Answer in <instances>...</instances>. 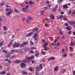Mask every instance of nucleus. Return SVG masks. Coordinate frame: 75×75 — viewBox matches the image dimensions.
I'll return each instance as SVG.
<instances>
[{
    "label": "nucleus",
    "mask_w": 75,
    "mask_h": 75,
    "mask_svg": "<svg viewBox=\"0 0 75 75\" xmlns=\"http://www.w3.org/2000/svg\"><path fill=\"white\" fill-rule=\"evenodd\" d=\"M63 18L65 21H67L68 20V18H66L65 16H63L62 15H61L60 16V18Z\"/></svg>",
    "instance_id": "nucleus-1"
},
{
    "label": "nucleus",
    "mask_w": 75,
    "mask_h": 75,
    "mask_svg": "<svg viewBox=\"0 0 75 75\" xmlns=\"http://www.w3.org/2000/svg\"><path fill=\"white\" fill-rule=\"evenodd\" d=\"M33 58H34V56H32L30 57H26V59H28V61L30 60L31 59H32Z\"/></svg>",
    "instance_id": "nucleus-2"
},
{
    "label": "nucleus",
    "mask_w": 75,
    "mask_h": 75,
    "mask_svg": "<svg viewBox=\"0 0 75 75\" xmlns=\"http://www.w3.org/2000/svg\"><path fill=\"white\" fill-rule=\"evenodd\" d=\"M38 34H35L34 36V38L35 40H37L38 39L37 38H37V37H38Z\"/></svg>",
    "instance_id": "nucleus-3"
},
{
    "label": "nucleus",
    "mask_w": 75,
    "mask_h": 75,
    "mask_svg": "<svg viewBox=\"0 0 75 75\" xmlns=\"http://www.w3.org/2000/svg\"><path fill=\"white\" fill-rule=\"evenodd\" d=\"M68 23H69L71 25H72V24H75V22L74 21H68Z\"/></svg>",
    "instance_id": "nucleus-4"
},
{
    "label": "nucleus",
    "mask_w": 75,
    "mask_h": 75,
    "mask_svg": "<svg viewBox=\"0 0 75 75\" xmlns=\"http://www.w3.org/2000/svg\"><path fill=\"white\" fill-rule=\"evenodd\" d=\"M20 44H15L13 45V47H19V46L20 45Z\"/></svg>",
    "instance_id": "nucleus-5"
},
{
    "label": "nucleus",
    "mask_w": 75,
    "mask_h": 75,
    "mask_svg": "<svg viewBox=\"0 0 75 75\" xmlns=\"http://www.w3.org/2000/svg\"><path fill=\"white\" fill-rule=\"evenodd\" d=\"M27 18L28 20L31 21V20H33V17L30 16H29Z\"/></svg>",
    "instance_id": "nucleus-6"
},
{
    "label": "nucleus",
    "mask_w": 75,
    "mask_h": 75,
    "mask_svg": "<svg viewBox=\"0 0 75 75\" xmlns=\"http://www.w3.org/2000/svg\"><path fill=\"white\" fill-rule=\"evenodd\" d=\"M28 44V42H23L22 45H21V47H23L24 45H26V44Z\"/></svg>",
    "instance_id": "nucleus-7"
},
{
    "label": "nucleus",
    "mask_w": 75,
    "mask_h": 75,
    "mask_svg": "<svg viewBox=\"0 0 75 75\" xmlns=\"http://www.w3.org/2000/svg\"><path fill=\"white\" fill-rule=\"evenodd\" d=\"M33 32H31L29 33L28 34L26 35V37H30V36H31V35H33Z\"/></svg>",
    "instance_id": "nucleus-8"
},
{
    "label": "nucleus",
    "mask_w": 75,
    "mask_h": 75,
    "mask_svg": "<svg viewBox=\"0 0 75 75\" xmlns=\"http://www.w3.org/2000/svg\"><path fill=\"white\" fill-rule=\"evenodd\" d=\"M71 28L70 26H68L66 28L67 30H71Z\"/></svg>",
    "instance_id": "nucleus-9"
},
{
    "label": "nucleus",
    "mask_w": 75,
    "mask_h": 75,
    "mask_svg": "<svg viewBox=\"0 0 75 75\" xmlns=\"http://www.w3.org/2000/svg\"><path fill=\"white\" fill-rule=\"evenodd\" d=\"M51 59H52L53 60H54V59H55V58L54 57H51L50 58L48 59V61H50Z\"/></svg>",
    "instance_id": "nucleus-10"
},
{
    "label": "nucleus",
    "mask_w": 75,
    "mask_h": 75,
    "mask_svg": "<svg viewBox=\"0 0 75 75\" xmlns=\"http://www.w3.org/2000/svg\"><path fill=\"white\" fill-rule=\"evenodd\" d=\"M48 45V43L46 42L44 43V45H43V47H45V46H47Z\"/></svg>",
    "instance_id": "nucleus-11"
},
{
    "label": "nucleus",
    "mask_w": 75,
    "mask_h": 75,
    "mask_svg": "<svg viewBox=\"0 0 75 75\" xmlns=\"http://www.w3.org/2000/svg\"><path fill=\"white\" fill-rule=\"evenodd\" d=\"M50 17L51 18V19H52V20L54 19V16H53V15H50Z\"/></svg>",
    "instance_id": "nucleus-12"
},
{
    "label": "nucleus",
    "mask_w": 75,
    "mask_h": 75,
    "mask_svg": "<svg viewBox=\"0 0 75 75\" xmlns=\"http://www.w3.org/2000/svg\"><path fill=\"white\" fill-rule=\"evenodd\" d=\"M21 66L22 67H25V64L24 63H22L21 64Z\"/></svg>",
    "instance_id": "nucleus-13"
},
{
    "label": "nucleus",
    "mask_w": 75,
    "mask_h": 75,
    "mask_svg": "<svg viewBox=\"0 0 75 75\" xmlns=\"http://www.w3.org/2000/svg\"><path fill=\"white\" fill-rule=\"evenodd\" d=\"M58 67L56 66L54 68V71H58Z\"/></svg>",
    "instance_id": "nucleus-14"
},
{
    "label": "nucleus",
    "mask_w": 75,
    "mask_h": 75,
    "mask_svg": "<svg viewBox=\"0 0 75 75\" xmlns=\"http://www.w3.org/2000/svg\"><path fill=\"white\" fill-rule=\"evenodd\" d=\"M63 7H64V8H68V6H67V5H64L63 6Z\"/></svg>",
    "instance_id": "nucleus-15"
},
{
    "label": "nucleus",
    "mask_w": 75,
    "mask_h": 75,
    "mask_svg": "<svg viewBox=\"0 0 75 75\" xmlns=\"http://www.w3.org/2000/svg\"><path fill=\"white\" fill-rule=\"evenodd\" d=\"M58 7V6L56 5L55 6V9H52V11H55L56 10V9H57V8Z\"/></svg>",
    "instance_id": "nucleus-16"
},
{
    "label": "nucleus",
    "mask_w": 75,
    "mask_h": 75,
    "mask_svg": "<svg viewBox=\"0 0 75 75\" xmlns=\"http://www.w3.org/2000/svg\"><path fill=\"white\" fill-rule=\"evenodd\" d=\"M11 13H12V12H8L6 14V15L7 16H9V15H10V14Z\"/></svg>",
    "instance_id": "nucleus-17"
},
{
    "label": "nucleus",
    "mask_w": 75,
    "mask_h": 75,
    "mask_svg": "<svg viewBox=\"0 0 75 75\" xmlns=\"http://www.w3.org/2000/svg\"><path fill=\"white\" fill-rule=\"evenodd\" d=\"M69 48H70V51H71V52H72V51H73V49L72 48V47H70Z\"/></svg>",
    "instance_id": "nucleus-18"
},
{
    "label": "nucleus",
    "mask_w": 75,
    "mask_h": 75,
    "mask_svg": "<svg viewBox=\"0 0 75 75\" xmlns=\"http://www.w3.org/2000/svg\"><path fill=\"white\" fill-rule=\"evenodd\" d=\"M22 10L23 12H26V10H25V8H23L22 9Z\"/></svg>",
    "instance_id": "nucleus-19"
},
{
    "label": "nucleus",
    "mask_w": 75,
    "mask_h": 75,
    "mask_svg": "<svg viewBox=\"0 0 75 75\" xmlns=\"http://www.w3.org/2000/svg\"><path fill=\"white\" fill-rule=\"evenodd\" d=\"M38 30V28H36L33 29V31H37Z\"/></svg>",
    "instance_id": "nucleus-20"
},
{
    "label": "nucleus",
    "mask_w": 75,
    "mask_h": 75,
    "mask_svg": "<svg viewBox=\"0 0 75 75\" xmlns=\"http://www.w3.org/2000/svg\"><path fill=\"white\" fill-rule=\"evenodd\" d=\"M41 54H42V55H45L46 54V53L45 52H41Z\"/></svg>",
    "instance_id": "nucleus-21"
},
{
    "label": "nucleus",
    "mask_w": 75,
    "mask_h": 75,
    "mask_svg": "<svg viewBox=\"0 0 75 75\" xmlns=\"http://www.w3.org/2000/svg\"><path fill=\"white\" fill-rule=\"evenodd\" d=\"M16 63H19V62H20V60H17L16 61Z\"/></svg>",
    "instance_id": "nucleus-22"
},
{
    "label": "nucleus",
    "mask_w": 75,
    "mask_h": 75,
    "mask_svg": "<svg viewBox=\"0 0 75 75\" xmlns=\"http://www.w3.org/2000/svg\"><path fill=\"white\" fill-rule=\"evenodd\" d=\"M70 45L71 46H72L73 45H74V43L71 42V43L70 44Z\"/></svg>",
    "instance_id": "nucleus-23"
},
{
    "label": "nucleus",
    "mask_w": 75,
    "mask_h": 75,
    "mask_svg": "<svg viewBox=\"0 0 75 75\" xmlns=\"http://www.w3.org/2000/svg\"><path fill=\"white\" fill-rule=\"evenodd\" d=\"M5 73H6L5 72L3 71L1 73H0V74H1L2 75H4V74H5Z\"/></svg>",
    "instance_id": "nucleus-24"
},
{
    "label": "nucleus",
    "mask_w": 75,
    "mask_h": 75,
    "mask_svg": "<svg viewBox=\"0 0 75 75\" xmlns=\"http://www.w3.org/2000/svg\"><path fill=\"white\" fill-rule=\"evenodd\" d=\"M65 72V69H63V70L61 71L62 73H64Z\"/></svg>",
    "instance_id": "nucleus-25"
},
{
    "label": "nucleus",
    "mask_w": 75,
    "mask_h": 75,
    "mask_svg": "<svg viewBox=\"0 0 75 75\" xmlns=\"http://www.w3.org/2000/svg\"><path fill=\"white\" fill-rule=\"evenodd\" d=\"M29 4H34V3H33V2L32 1H30L29 2Z\"/></svg>",
    "instance_id": "nucleus-26"
},
{
    "label": "nucleus",
    "mask_w": 75,
    "mask_h": 75,
    "mask_svg": "<svg viewBox=\"0 0 75 75\" xmlns=\"http://www.w3.org/2000/svg\"><path fill=\"white\" fill-rule=\"evenodd\" d=\"M4 3H2L0 4V6H4Z\"/></svg>",
    "instance_id": "nucleus-27"
},
{
    "label": "nucleus",
    "mask_w": 75,
    "mask_h": 75,
    "mask_svg": "<svg viewBox=\"0 0 75 75\" xmlns=\"http://www.w3.org/2000/svg\"><path fill=\"white\" fill-rule=\"evenodd\" d=\"M4 30H7V28H6V27L5 26H4L3 27Z\"/></svg>",
    "instance_id": "nucleus-28"
},
{
    "label": "nucleus",
    "mask_w": 75,
    "mask_h": 75,
    "mask_svg": "<svg viewBox=\"0 0 75 75\" xmlns=\"http://www.w3.org/2000/svg\"><path fill=\"white\" fill-rule=\"evenodd\" d=\"M35 49H36V48H35V47H31V50H35Z\"/></svg>",
    "instance_id": "nucleus-29"
},
{
    "label": "nucleus",
    "mask_w": 75,
    "mask_h": 75,
    "mask_svg": "<svg viewBox=\"0 0 75 75\" xmlns=\"http://www.w3.org/2000/svg\"><path fill=\"white\" fill-rule=\"evenodd\" d=\"M23 74H25V75H27V73L26 72H23Z\"/></svg>",
    "instance_id": "nucleus-30"
},
{
    "label": "nucleus",
    "mask_w": 75,
    "mask_h": 75,
    "mask_svg": "<svg viewBox=\"0 0 75 75\" xmlns=\"http://www.w3.org/2000/svg\"><path fill=\"white\" fill-rule=\"evenodd\" d=\"M44 11H41V14H44Z\"/></svg>",
    "instance_id": "nucleus-31"
},
{
    "label": "nucleus",
    "mask_w": 75,
    "mask_h": 75,
    "mask_svg": "<svg viewBox=\"0 0 75 75\" xmlns=\"http://www.w3.org/2000/svg\"><path fill=\"white\" fill-rule=\"evenodd\" d=\"M29 69L30 71H33V69L31 67L29 68Z\"/></svg>",
    "instance_id": "nucleus-32"
},
{
    "label": "nucleus",
    "mask_w": 75,
    "mask_h": 75,
    "mask_svg": "<svg viewBox=\"0 0 75 75\" xmlns=\"http://www.w3.org/2000/svg\"><path fill=\"white\" fill-rule=\"evenodd\" d=\"M15 11L16 13H19V11H18L17 9L15 10Z\"/></svg>",
    "instance_id": "nucleus-33"
},
{
    "label": "nucleus",
    "mask_w": 75,
    "mask_h": 75,
    "mask_svg": "<svg viewBox=\"0 0 75 75\" xmlns=\"http://www.w3.org/2000/svg\"><path fill=\"white\" fill-rule=\"evenodd\" d=\"M59 45H60V43H58L57 44V47H58V46H59Z\"/></svg>",
    "instance_id": "nucleus-34"
},
{
    "label": "nucleus",
    "mask_w": 75,
    "mask_h": 75,
    "mask_svg": "<svg viewBox=\"0 0 75 75\" xmlns=\"http://www.w3.org/2000/svg\"><path fill=\"white\" fill-rule=\"evenodd\" d=\"M71 13V11H68V14H70Z\"/></svg>",
    "instance_id": "nucleus-35"
},
{
    "label": "nucleus",
    "mask_w": 75,
    "mask_h": 75,
    "mask_svg": "<svg viewBox=\"0 0 75 75\" xmlns=\"http://www.w3.org/2000/svg\"><path fill=\"white\" fill-rule=\"evenodd\" d=\"M3 42H2L0 43V47H1V46L3 45Z\"/></svg>",
    "instance_id": "nucleus-36"
},
{
    "label": "nucleus",
    "mask_w": 75,
    "mask_h": 75,
    "mask_svg": "<svg viewBox=\"0 0 75 75\" xmlns=\"http://www.w3.org/2000/svg\"><path fill=\"white\" fill-rule=\"evenodd\" d=\"M40 69H42V64L40 65Z\"/></svg>",
    "instance_id": "nucleus-37"
},
{
    "label": "nucleus",
    "mask_w": 75,
    "mask_h": 75,
    "mask_svg": "<svg viewBox=\"0 0 75 75\" xmlns=\"http://www.w3.org/2000/svg\"><path fill=\"white\" fill-rule=\"evenodd\" d=\"M3 52H4L5 53H6V52H7V51L6 50H3Z\"/></svg>",
    "instance_id": "nucleus-38"
},
{
    "label": "nucleus",
    "mask_w": 75,
    "mask_h": 75,
    "mask_svg": "<svg viewBox=\"0 0 75 75\" xmlns=\"http://www.w3.org/2000/svg\"><path fill=\"white\" fill-rule=\"evenodd\" d=\"M12 43V42H10L8 45V47H10V45H11Z\"/></svg>",
    "instance_id": "nucleus-39"
},
{
    "label": "nucleus",
    "mask_w": 75,
    "mask_h": 75,
    "mask_svg": "<svg viewBox=\"0 0 75 75\" xmlns=\"http://www.w3.org/2000/svg\"><path fill=\"white\" fill-rule=\"evenodd\" d=\"M59 33L60 34H61V35H62V34H63V33H62V32L60 31L59 32Z\"/></svg>",
    "instance_id": "nucleus-40"
},
{
    "label": "nucleus",
    "mask_w": 75,
    "mask_h": 75,
    "mask_svg": "<svg viewBox=\"0 0 75 75\" xmlns=\"http://www.w3.org/2000/svg\"><path fill=\"white\" fill-rule=\"evenodd\" d=\"M28 6H26V9L27 10L28 9Z\"/></svg>",
    "instance_id": "nucleus-41"
},
{
    "label": "nucleus",
    "mask_w": 75,
    "mask_h": 75,
    "mask_svg": "<svg viewBox=\"0 0 75 75\" xmlns=\"http://www.w3.org/2000/svg\"><path fill=\"white\" fill-rule=\"evenodd\" d=\"M63 57H67V54H65L64 55H63Z\"/></svg>",
    "instance_id": "nucleus-42"
},
{
    "label": "nucleus",
    "mask_w": 75,
    "mask_h": 75,
    "mask_svg": "<svg viewBox=\"0 0 75 75\" xmlns=\"http://www.w3.org/2000/svg\"><path fill=\"white\" fill-rule=\"evenodd\" d=\"M35 55L36 56V57H38V54L36 53L35 54Z\"/></svg>",
    "instance_id": "nucleus-43"
},
{
    "label": "nucleus",
    "mask_w": 75,
    "mask_h": 75,
    "mask_svg": "<svg viewBox=\"0 0 75 75\" xmlns=\"http://www.w3.org/2000/svg\"><path fill=\"white\" fill-rule=\"evenodd\" d=\"M75 10H74L73 12L72 13L73 14H75Z\"/></svg>",
    "instance_id": "nucleus-44"
},
{
    "label": "nucleus",
    "mask_w": 75,
    "mask_h": 75,
    "mask_svg": "<svg viewBox=\"0 0 75 75\" xmlns=\"http://www.w3.org/2000/svg\"><path fill=\"white\" fill-rule=\"evenodd\" d=\"M45 26L46 27H48V25L47 24H45Z\"/></svg>",
    "instance_id": "nucleus-45"
},
{
    "label": "nucleus",
    "mask_w": 75,
    "mask_h": 75,
    "mask_svg": "<svg viewBox=\"0 0 75 75\" xmlns=\"http://www.w3.org/2000/svg\"><path fill=\"white\" fill-rule=\"evenodd\" d=\"M30 52L31 53V54H33V53H34V52H33V51H30Z\"/></svg>",
    "instance_id": "nucleus-46"
},
{
    "label": "nucleus",
    "mask_w": 75,
    "mask_h": 75,
    "mask_svg": "<svg viewBox=\"0 0 75 75\" xmlns=\"http://www.w3.org/2000/svg\"><path fill=\"white\" fill-rule=\"evenodd\" d=\"M14 51H15V50H12L11 52V53L13 54V52H14Z\"/></svg>",
    "instance_id": "nucleus-47"
},
{
    "label": "nucleus",
    "mask_w": 75,
    "mask_h": 75,
    "mask_svg": "<svg viewBox=\"0 0 75 75\" xmlns=\"http://www.w3.org/2000/svg\"><path fill=\"white\" fill-rule=\"evenodd\" d=\"M45 49H44V50H45V51H47V48H46V47H45Z\"/></svg>",
    "instance_id": "nucleus-48"
},
{
    "label": "nucleus",
    "mask_w": 75,
    "mask_h": 75,
    "mask_svg": "<svg viewBox=\"0 0 75 75\" xmlns=\"http://www.w3.org/2000/svg\"><path fill=\"white\" fill-rule=\"evenodd\" d=\"M68 34H71V31H69V32H68Z\"/></svg>",
    "instance_id": "nucleus-49"
},
{
    "label": "nucleus",
    "mask_w": 75,
    "mask_h": 75,
    "mask_svg": "<svg viewBox=\"0 0 75 75\" xmlns=\"http://www.w3.org/2000/svg\"><path fill=\"white\" fill-rule=\"evenodd\" d=\"M22 20H23V21H24V20H25V18H22Z\"/></svg>",
    "instance_id": "nucleus-50"
},
{
    "label": "nucleus",
    "mask_w": 75,
    "mask_h": 75,
    "mask_svg": "<svg viewBox=\"0 0 75 75\" xmlns=\"http://www.w3.org/2000/svg\"><path fill=\"white\" fill-rule=\"evenodd\" d=\"M66 26H68V24L67 23H66L65 24Z\"/></svg>",
    "instance_id": "nucleus-51"
},
{
    "label": "nucleus",
    "mask_w": 75,
    "mask_h": 75,
    "mask_svg": "<svg viewBox=\"0 0 75 75\" xmlns=\"http://www.w3.org/2000/svg\"><path fill=\"white\" fill-rule=\"evenodd\" d=\"M30 44H32V45H33V44H34L33 42H30Z\"/></svg>",
    "instance_id": "nucleus-52"
},
{
    "label": "nucleus",
    "mask_w": 75,
    "mask_h": 75,
    "mask_svg": "<svg viewBox=\"0 0 75 75\" xmlns=\"http://www.w3.org/2000/svg\"><path fill=\"white\" fill-rule=\"evenodd\" d=\"M67 6H71V4L70 3L68 4L67 5Z\"/></svg>",
    "instance_id": "nucleus-53"
},
{
    "label": "nucleus",
    "mask_w": 75,
    "mask_h": 75,
    "mask_svg": "<svg viewBox=\"0 0 75 75\" xmlns=\"http://www.w3.org/2000/svg\"><path fill=\"white\" fill-rule=\"evenodd\" d=\"M46 3L47 4H48V3H49V1H46Z\"/></svg>",
    "instance_id": "nucleus-54"
},
{
    "label": "nucleus",
    "mask_w": 75,
    "mask_h": 75,
    "mask_svg": "<svg viewBox=\"0 0 75 75\" xmlns=\"http://www.w3.org/2000/svg\"><path fill=\"white\" fill-rule=\"evenodd\" d=\"M23 62L25 63V62H26V61H25V60H23Z\"/></svg>",
    "instance_id": "nucleus-55"
},
{
    "label": "nucleus",
    "mask_w": 75,
    "mask_h": 75,
    "mask_svg": "<svg viewBox=\"0 0 75 75\" xmlns=\"http://www.w3.org/2000/svg\"><path fill=\"white\" fill-rule=\"evenodd\" d=\"M44 8H45V9H48V8L47 7H45Z\"/></svg>",
    "instance_id": "nucleus-56"
},
{
    "label": "nucleus",
    "mask_w": 75,
    "mask_h": 75,
    "mask_svg": "<svg viewBox=\"0 0 75 75\" xmlns=\"http://www.w3.org/2000/svg\"><path fill=\"white\" fill-rule=\"evenodd\" d=\"M55 49H56V50H58L59 49V48H57V47H55Z\"/></svg>",
    "instance_id": "nucleus-57"
},
{
    "label": "nucleus",
    "mask_w": 75,
    "mask_h": 75,
    "mask_svg": "<svg viewBox=\"0 0 75 75\" xmlns=\"http://www.w3.org/2000/svg\"><path fill=\"white\" fill-rule=\"evenodd\" d=\"M52 45H53V44L51 43V44L50 45V47H51V46H52Z\"/></svg>",
    "instance_id": "nucleus-58"
},
{
    "label": "nucleus",
    "mask_w": 75,
    "mask_h": 75,
    "mask_svg": "<svg viewBox=\"0 0 75 75\" xmlns=\"http://www.w3.org/2000/svg\"><path fill=\"white\" fill-rule=\"evenodd\" d=\"M61 13L62 14H64V12H61Z\"/></svg>",
    "instance_id": "nucleus-59"
},
{
    "label": "nucleus",
    "mask_w": 75,
    "mask_h": 75,
    "mask_svg": "<svg viewBox=\"0 0 75 75\" xmlns=\"http://www.w3.org/2000/svg\"><path fill=\"white\" fill-rule=\"evenodd\" d=\"M42 61L43 62H45V59H43Z\"/></svg>",
    "instance_id": "nucleus-60"
},
{
    "label": "nucleus",
    "mask_w": 75,
    "mask_h": 75,
    "mask_svg": "<svg viewBox=\"0 0 75 75\" xmlns=\"http://www.w3.org/2000/svg\"><path fill=\"white\" fill-rule=\"evenodd\" d=\"M50 38H51V39H50L51 41H53V38H52L51 37H50Z\"/></svg>",
    "instance_id": "nucleus-61"
},
{
    "label": "nucleus",
    "mask_w": 75,
    "mask_h": 75,
    "mask_svg": "<svg viewBox=\"0 0 75 75\" xmlns=\"http://www.w3.org/2000/svg\"><path fill=\"white\" fill-rule=\"evenodd\" d=\"M70 56H72L73 55V54H70Z\"/></svg>",
    "instance_id": "nucleus-62"
},
{
    "label": "nucleus",
    "mask_w": 75,
    "mask_h": 75,
    "mask_svg": "<svg viewBox=\"0 0 75 75\" xmlns=\"http://www.w3.org/2000/svg\"><path fill=\"white\" fill-rule=\"evenodd\" d=\"M36 69L38 71V67H36Z\"/></svg>",
    "instance_id": "nucleus-63"
},
{
    "label": "nucleus",
    "mask_w": 75,
    "mask_h": 75,
    "mask_svg": "<svg viewBox=\"0 0 75 75\" xmlns=\"http://www.w3.org/2000/svg\"><path fill=\"white\" fill-rule=\"evenodd\" d=\"M73 35H75V32H73Z\"/></svg>",
    "instance_id": "nucleus-64"
}]
</instances>
